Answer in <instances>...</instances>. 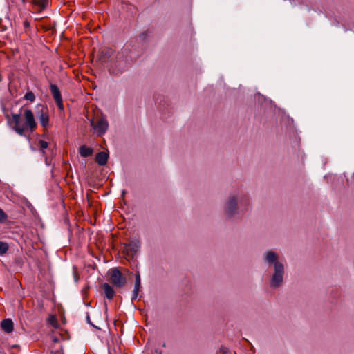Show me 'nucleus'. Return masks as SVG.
<instances>
[{
  "mask_svg": "<svg viewBox=\"0 0 354 354\" xmlns=\"http://www.w3.org/2000/svg\"><path fill=\"white\" fill-rule=\"evenodd\" d=\"M108 159L109 154L104 151H100L95 156V161L100 166L105 165L107 163Z\"/></svg>",
  "mask_w": 354,
  "mask_h": 354,
  "instance_id": "nucleus-10",
  "label": "nucleus"
},
{
  "mask_svg": "<svg viewBox=\"0 0 354 354\" xmlns=\"http://www.w3.org/2000/svg\"><path fill=\"white\" fill-rule=\"evenodd\" d=\"M263 260L269 266L272 265L274 272L270 277V286L272 288L280 287L283 282L285 268L283 263L279 261L278 254L273 251H266L263 254Z\"/></svg>",
  "mask_w": 354,
  "mask_h": 354,
  "instance_id": "nucleus-2",
  "label": "nucleus"
},
{
  "mask_svg": "<svg viewBox=\"0 0 354 354\" xmlns=\"http://www.w3.org/2000/svg\"><path fill=\"white\" fill-rule=\"evenodd\" d=\"M141 245L140 241L138 239H132L129 240L128 243L124 244V247L127 250V254L132 257L138 252Z\"/></svg>",
  "mask_w": 354,
  "mask_h": 354,
  "instance_id": "nucleus-8",
  "label": "nucleus"
},
{
  "mask_svg": "<svg viewBox=\"0 0 354 354\" xmlns=\"http://www.w3.org/2000/svg\"><path fill=\"white\" fill-rule=\"evenodd\" d=\"M27 1H28V0H21V1H22V3H26V2H27Z\"/></svg>",
  "mask_w": 354,
  "mask_h": 354,
  "instance_id": "nucleus-30",
  "label": "nucleus"
},
{
  "mask_svg": "<svg viewBox=\"0 0 354 354\" xmlns=\"http://www.w3.org/2000/svg\"><path fill=\"white\" fill-rule=\"evenodd\" d=\"M24 99L26 100H28V101H30V102H34L35 100V94L33 93V92L32 91H28L24 97Z\"/></svg>",
  "mask_w": 354,
  "mask_h": 354,
  "instance_id": "nucleus-18",
  "label": "nucleus"
},
{
  "mask_svg": "<svg viewBox=\"0 0 354 354\" xmlns=\"http://www.w3.org/2000/svg\"><path fill=\"white\" fill-rule=\"evenodd\" d=\"M44 158V160H45L46 165H48V166L50 165L51 164V162H50L49 158L48 156H45Z\"/></svg>",
  "mask_w": 354,
  "mask_h": 354,
  "instance_id": "nucleus-26",
  "label": "nucleus"
},
{
  "mask_svg": "<svg viewBox=\"0 0 354 354\" xmlns=\"http://www.w3.org/2000/svg\"><path fill=\"white\" fill-rule=\"evenodd\" d=\"M61 336H62V338L64 340L67 339V338H65V337H63L62 334H61Z\"/></svg>",
  "mask_w": 354,
  "mask_h": 354,
  "instance_id": "nucleus-31",
  "label": "nucleus"
},
{
  "mask_svg": "<svg viewBox=\"0 0 354 354\" xmlns=\"http://www.w3.org/2000/svg\"><path fill=\"white\" fill-rule=\"evenodd\" d=\"M126 192L124 190L122 191V196H124Z\"/></svg>",
  "mask_w": 354,
  "mask_h": 354,
  "instance_id": "nucleus-32",
  "label": "nucleus"
},
{
  "mask_svg": "<svg viewBox=\"0 0 354 354\" xmlns=\"http://www.w3.org/2000/svg\"><path fill=\"white\" fill-rule=\"evenodd\" d=\"M109 281L113 286L117 288H122L127 283L126 277L121 272L118 268H113L109 271Z\"/></svg>",
  "mask_w": 354,
  "mask_h": 354,
  "instance_id": "nucleus-5",
  "label": "nucleus"
},
{
  "mask_svg": "<svg viewBox=\"0 0 354 354\" xmlns=\"http://www.w3.org/2000/svg\"><path fill=\"white\" fill-rule=\"evenodd\" d=\"M51 353H52V354H56V353H55V352H54V351H51Z\"/></svg>",
  "mask_w": 354,
  "mask_h": 354,
  "instance_id": "nucleus-34",
  "label": "nucleus"
},
{
  "mask_svg": "<svg viewBox=\"0 0 354 354\" xmlns=\"http://www.w3.org/2000/svg\"><path fill=\"white\" fill-rule=\"evenodd\" d=\"M50 90L55 102L59 109H64L61 92L56 84H50Z\"/></svg>",
  "mask_w": 354,
  "mask_h": 354,
  "instance_id": "nucleus-9",
  "label": "nucleus"
},
{
  "mask_svg": "<svg viewBox=\"0 0 354 354\" xmlns=\"http://www.w3.org/2000/svg\"><path fill=\"white\" fill-rule=\"evenodd\" d=\"M162 346H163V347H165V346H166L165 343H164V344H162Z\"/></svg>",
  "mask_w": 354,
  "mask_h": 354,
  "instance_id": "nucleus-35",
  "label": "nucleus"
},
{
  "mask_svg": "<svg viewBox=\"0 0 354 354\" xmlns=\"http://www.w3.org/2000/svg\"><path fill=\"white\" fill-rule=\"evenodd\" d=\"M148 34L147 31H144L139 35V39L145 41L147 38Z\"/></svg>",
  "mask_w": 354,
  "mask_h": 354,
  "instance_id": "nucleus-23",
  "label": "nucleus"
},
{
  "mask_svg": "<svg viewBox=\"0 0 354 354\" xmlns=\"http://www.w3.org/2000/svg\"><path fill=\"white\" fill-rule=\"evenodd\" d=\"M134 288H136V290H140L141 288V279L140 273L138 272L135 274Z\"/></svg>",
  "mask_w": 354,
  "mask_h": 354,
  "instance_id": "nucleus-16",
  "label": "nucleus"
},
{
  "mask_svg": "<svg viewBox=\"0 0 354 354\" xmlns=\"http://www.w3.org/2000/svg\"><path fill=\"white\" fill-rule=\"evenodd\" d=\"M219 351L221 353V354H232L231 351L226 346H221Z\"/></svg>",
  "mask_w": 354,
  "mask_h": 354,
  "instance_id": "nucleus-20",
  "label": "nucleus"
},
{
  "mask_svg": "<svg viewBox=\"0 0 354 354\" xmlns=\"http://www.w3.org/2000/svg\"><path fill=\"white\" fill-rule=\"evenodd\" d=\"M38 145L39 146V150L46 149L48 147V143L43 140H38Z\"/></svg>",
  "mask_w": 354,
  "mask_h": 354,
  "instance_id": "nucleus-19",
  "label": "nucleus"
},
{
  "mask_svg": "<svg viewBox=\"0 0 354 354\" xmlns=\"http://www.w3.org/2000/svg\"><path fill=\"white\" fill-rule=\"evenodd\" d=\"M155 353L157 354H162V351L158 349H155Z\"/></svg>",
  "mask_w": 354,
  "mask_h": 354,
  "instance_id": "nucleus-28",
  "label": "nucleus"
},
{
  "mask_svg": "<svg viewBox=\"0 0 354 354\" xmlns=\"http://www.w3.org/2000/svg\"><path fill=\"white\" fill-rule=\"evenodd\" d=\"M62 354H63V353H62Z\"/></svg>",
  "mask_w": 354,
  "mask_h": 354,
  "instance_id": "nucleus-36",
  "label": "nucleus"
},
{
  "mask_svg": "<svg viewBox=\"0 0 354 354\" xmlns=\"http://www.w3.org/2000/svg\"><path fill=\"white\" fill-rule=\"evenodd\" d=\"M90 124L95 131L98 136H103L109 128V122L108 120H106V116L104 115H102L99 118H97L96 123L95 122L93 119L91 120Z\"/></svg>",
  "mask_w": 354,
  "mask_h": 354,
  "instance_id": "nucleus-6",
  "label": "nucleus"
},
{
  "mask_svg": "<svg viewBox=\"0 0 354 354\" xmlns=\"http://www.w3.org/2000/svg\"><path fill=\"white\" fill-rule=\"evenodd\" d=\"M86 322H87V323H88V324H90V325L93 326V327H95V326L93 324V323L91 322V319H90V316H89L88 313H87V315H86Z\"/></svg>",
  "mask_w": 354,
  "mask_h": 354,
  "instance_id": "nucleus-25",
  "label": "nucleus"
},
{
  "mask_svg": "<svg viewBox=\"0 0 354 354\" xmlns=\"http://www.w3.org/2000/svg\"><path fill=\"white\" fill-rule=\"evenodd\" d=\"M32 3L35 6H38L41 10H44L47 6L48 1V0H32Z\"/></svg>",
  "mask_w": 354,
  "mask_h": 354,
  "instance_id": "nucleus-14",
  "label": "nucleus"
},
{
  "mask_svg": "<svg viewBox=\"0 0 354 354\" xmlns=\"http://www.w3.org/2000/svg\"><path fill=\"white\" fill-rule=\"evenodd\" d=\"M9 249L8 243L5 242H0V255L6 254Z\"/></svg>",
  "mask_w": 354,
  "mask_h": 354,
  "instance_id": "nucleus-17",
  "label": "nucleus"
},
{
  "mask_svg": "<svg viewBox=\"0 0 354 354\" xmlns=\"http://www.w3.org/2000/svg\"><path fill=\"white\" fill-rule=\"evenodd\" d=\"M93 149L86 145H82L79 149V153L82 157L87 158L93 154Z\"/></svg>",
  "mask_w": 354,
  "mask_h": 354,
  "instance_id": "nucleus-13",
  "label": "nucleus"
},
{
  "mask_svg": "<svg viewBox=\"0 0 354 354\" xmlns=\"http://www.w3.org/2000/svg\"><path fill=\"white\" fill-rule=\"evenodd\" d=\"M139 291H140L139 289L136 290V288H133V292H132V296H131L132 301H133L138 298Z\"/></svg>",
  "mask_w": 354,
  "mask_h": 354,
  "instance_id": "nucleus-22",
  "label": "nucleus"
},
{
  "mask_svg": "<svg viewBox=\"0 0 354 354\" xmlns=\"http://www.w3.org/2000/svg\"><path fill=\"white\" fill-rule=\"evenodd\" d=\"M23 26H24V28L26 30L28 28H29L30 27V22L27 20H25L24 22H23Z\"/></svg>",
  "mask_w": 354,
  "mask_h": 354,
  "instance_id": "nucleus-24",
  "label": "nucleus"
},
{
  "mask_svg": "<svg viewBox=\"0 0 354 354\" xmlns=\"http://www.w3.org/2000/svg\"><path fill=\"white\" fill-rule=\"evenodd\" d=\"M23 115L25 121L21 123V113H12V122L14 126L12 129L19 135L24 136L26 129H30V132H33L37 127L34 115L30 109L24 111Z\"/></svg>",
  "mask_w": 354,
  "mask_h": 354,
  "instance_id": "nucleus-3",
  "label": "nucleus"
},
{
  "mask_svg": "<svg viewBox=\"0 0 354 354\" xmlns=\"http://www.w3.org/2000/svg\"><path fill=\"white\" fill-rule=\"evenodd\" d=\"M36 115L39 120L41 126L46 128L49 124V115L48 108L44 104L36 106Z\"/></svg>",
  "mask_w": 354,
  "mask_h": 354,
  "instance_id": "nucleus-7",
  "label": "nucleus"
},
{
  "mask_svg": "<svg viewBox=\"0 0 354 354\" xmlns=\"http://www.w3.org/2000/svg\"><path fill=\"white\" fill-rule=\"evenodd\" d=\"M238 198L236 196H230L224 205V214L228 218H234L239 214Z\"/></svg>",
  "mask_w": 354,
  "mask_h": 354,
  "instance_id": "nucleus-4",
  "label": "nucleus"
},
{
  "mask_svg": "<svg viewBox=\"0 0 354 354\" xmlns=\"http://www.w3.org/2000/svg\"><path fill=\"white\" fill-rule=\"evenodd\" d=\"M2 330L6 333H10L14 329V324L10 319H5L1 323Z\"/></svg>",
  "mask_w": 354,
  "mask_h": 354,
  "instance_id": "nucleus-11",
  "label": "nucleus"
},
{
  "mask_svg": "<svg viewBox=\"0 0 354 354\" xmlns=\"http://www.w3.org/2000/svg\"><path fill=\"white\" fill-rule=\"evenodd\" d=\"M48 323L55 328H57L59 327V324L55 315H50L48 318Z\"/></svg>",
  "mask_w": 354,
  "mask_h": 354,
  "instance_id": "nucleus-15",
  "label": "nucleus"
},
{
  "mask_svg": "<svg viewBox=\"0 0 354 354\" xmlns=\"http://www.w3.org/2000/svg\"><path fill=\"white\" fill-rule=\"evenodd\" d=\"M102 287L104 291L105 297L109 299H112L115 295L113 288L107 283L102 284Z\"/></svg>",
  "mask_w": 354,
  "mask_h": 354,
  "instance_id": "nucleus-12",
  "label": "nucleus"
},
{
  "mask_svg": "<svg viewBox=\"0 0 354 354\" xmlns=\"http://www.w3.org/2000/svg\"><path fill=\"white\" fill-rule=\"evenodd\" d=\"M98 59L109 73L120 75L131 66V62L123 53H115L111 48H104L99 54Z\"/></svg>",
  "mask_w": 354,
  "mask_h": 354,
  "instance_id": "nucleus-1",
  "label": "nucleus"
},
{
  "mask_svg": "<svg viewBox=\"0 0 354 354\" xmlns=\"http://www.w3.org/2000/svg\"><path fill=\"white\" fill-rule=\"evenodd\" d=\"M7 217V214L0 208V223L5 221Z\"/></svg>",
  "mask_w": 354,
  "mask_h": 354,
  "instance_id": "nucleus-21",
  "label": "nucleus"
},
{
  "mask_svg": "<svg viewBox=\"0 0 354 354\" xmlns=\"http://www.w3.org/2000/svg\"><path fill=\"white\" fill-rule=\"evenodd\" d=\"M52 341L54 342V343H58L59 342V339L56 336H53L52 337Z\"/></svg>",
  "mask_w": 354,
  "mask_h": 354,
  "instance_id": "nucleus-27",
  "label": "nucleus"
},
{
  "mask_svg": "<svg viewBox=\"0 0 354 354\" xmlns=\"http://www.w3.org/2000/svg\"><path fill=\"white\" fill-rule=\"evenodd\" d=\"M30 148H31V149H32V151H35V150L32 147H30Z\"/></svg>",
  "mask_w": 354,
  "mask_h": 354,
  "instance_id": "nucleus-33",
  "label": "nucleus"
},
{
  "mask_svg": "<svg viewBox=\"0 0 354 354\" xmlns=\"http://www.w3.org/2000/svg\"><path fill=\"white\" fill-rule=\"evenodd\" d=\"M41 152V154H42V156L43 157H45V156H47L46 155V151H45V149H43V151H40Z\"/></svg>",
  "mask_w": 354,
  "mask_h": 354,
  "instance_id": "nucleus-29",
  "label": "nucleus"
}]
</instances>
